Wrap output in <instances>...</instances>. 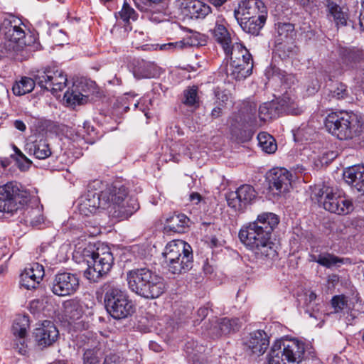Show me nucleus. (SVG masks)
<instances>
[{
    "label": "nucleus",
    "instance_id": "obj_1",
    "mask_svg": "<svg viewBox=\"0 0 364 364\" xmlns=\"http://www.w3.org/2000/svg\"><path fill=\"white\" fill-rule=\"evenodd\" d=\"M277 215L263 213L257 219L242 226L238 237L245 247L262 260L272 261L277 258L276 244L272 240V234L279 223Z\"/></svg>",
    "mask_w": 364,
    "mask_h": 364
},
{
    "label": "nucleus",
    "instance_id": "obj_2",
    "mask_svg": "<svg viewBox=\"0 0 364 364\" xmlns=\"http://www.w3.org/2000/svg\"><path fill=\"white\" fill-rule=\"evenodd\" d=\"M102 209L113 218L123 220L136 212L139 205L137 200L129 195L128 189L119 182L107 185L101 190Z\"/></svg>",
    "mask_w": 364,
    "mask_h": 364
},
{
    "label": "nucleus",
    "instance_id": "obj_3",
    "mask_svg": "<svg viewBox=\"0 0 364 364\" xmlns=\"http://www.w3.org/2000/svg\"><path fill=\"white\" fill-rule=\"evenodd\" d=\"M127 281L132 292L147 299L159 298L166 289L164 279L146 267L127 272Z\"/></svg>",
    "mask_w": 364,
    "mask_h": 364
},
{
    "label": "nucleus",
    "instance_id": "obj_4",
    "mask_svg": "<svg viewBox=\"0 0 364 364\" xmlns=\"http://www.w3.org/2000/svg\"><path fill=\"white\" fill-rule=\"evenodd\" d=\"M325 127L341 140L351 139L363 132V124L358 117L347 112H331L325 119Z\"/></svg>",
    "mask_w": 364,
    "mask_h": 364
},
{
    "label": "nucleus",
    "instance_id": "obj_5",
    "mask_svg": "<svg viewBox=\"0 0 364 364\" xmlns=\"http://www.w3.org/2000/svg\"><path fill=\"white\" fill-rule=\"evenodd\" d=\"M82 257L87 265L84 275L92 282H98L111 269L114 262L112 254L107 246L96 249L92 246L85 247L82 252Z\"/></svg>",
    "mask_w": 364,
    "mask_h": 364
},
{
    "label": "nucleus",
    "instance_id": "obj_6",
    "mask_svg": "<svg viewBox=\"0 0 364 364\" xmlns=\"http://www.w3.org/2000/svg\"><path fill=\"white\" fill-rule=\"evenodd\" d=\"M168 270L173 274H183L193 266V253L189 244L183 240L169 242L163 252Z\"/></svg>",
    "mask_w": 364,
    "mask_h": 364
},
{
    "label": "nucleus",
    "instance_id": "obj_7",
    "mask_svg": "<svg viewBox=\"0 0 364 364\" xmlns=\"http://www.w3.org/2000/svg\"><path fill=\"white\" fill-rule=\"evenodd\" d=\"M311 198L326 210L338 215H347L354 209L350 198L331 187L315 188Z\"/></svg>",
    "mask_w": 364,
    "mask_h": 364
},
{
    "label": "nucleus",
    "instance_id": "obj_8",
    "mask_svg": "<svg viewBox=\"0 0 364 364\" xmlns=\"http://www.w3.org/2000/svg\"><path fill=\"white\" fill-rule=\"evenodd\" d=\"M305 352L304 343L297 339L277 341L268 355L269 364H299Z\"/></svg>",
    "mask_w": 364,
    "mask_h": 364
},
{
    "label": "nucleus",
    "instance_id": "obj_9",
    "mask_svg": "<svg viewBox=\"0 0 364 364\" xmlns=\"http://www.w3.org/2000/svg\"><path fill=\"white\" fill-rule=\"evenodd\" d=\"M105 307L114 318H124L134 312L133 304L124 291L112 284H105Z\"/></svg>",
    "mask_w": 364,
    "mask_h": 364
},
{
    "label": "nucleus",
    "instance_id": "obj_10",
    "mask_svg": "<svg viewBox=\"0 0 364 364\" xmlns=\"http://www.w3.org/2000/svg\"><path fill=\"white\" fill-rule=\"evenodd\" d=\"M339 56L341 63L331 71L333 76L340 75L345 70H354L357 82L364 83V51L356 48H341Z\"/></svg>",
    "mask_w": 364,
    "mask_h": 364
},
{
    "label": "nucleus",
    "instance_id": "obj_11",
    "mask_svg": "<svg viewBox=\"0 0 364 364\" xmlns=\"http://www.w3.org/2000/svg\"><path fill=\"white\" fill-rule=\"evenodd\" d=\"M231 62L227 75L236 80L245 79L251 75L253 60L248 50L240 43L235 44L229 53Z\"/></svg>",
    "mask_w": 364,
    "mask_h": 364
},
{
    "label": "nucleus",
    "instance_id": "obj_12",
    "mask_svg": "<svg viewBox=\"0 0 364 364\" xmlns=\"http://www.w3.org/2000/svg\"><path fill=\"white\" fill-rule=\"evenodd\" d=\"M28 201V194L18 183L11 181L0 186V212L13 213Z\"/></svg>",
    "mask_w": 364,
    "mask_h": 364
},
{
    "label": "nucleus",
    "instance_id": "obj_13",
    "mask_svg": "<svg viewBox=\"0 0 364 364\" xmlns=\"http://www.w3.org/2000/svg\"><path fill=\"white\" fill-rule=\"evenodd\" d=\"M282 112L293 115H299L302 112L296 102L294 95L286 92L279 100L263 103L259 107V118L265 122L279 117Z\"/></svg>",
    "mask_w": 364,
    "mask_h": 364
},
{
    "label": "nucleus",
    "instance_id": "obj_14",
    "mask_svg": "<svg viewBox=\"0 0 364 364\" xmlns=\"http://www.w3.org/2000/svg\"><path fill=\"white\" fill-rule=\"evenodd\" d=\"M35 78L37 85L53 95L62 91L68 82L67 75L56 66H47L36 70Z\"/></svg>",
    "mask_w": 364,
    "mask_h": 364
},
{
    "label": "nucleus",
    "instance_id": "obj_15",
    "mask_svg": "<svg viewBox=\"0 0 364 364\" xmlns=\"http://www.w3.org/2000/svg\"><path fill=\"white\" fill-rule=\"evenodd\" d=\"M79 286L77 275L65 272L55 275L51 284V291L59 296H70L77 291Z\"/></svg>",
    "mask_w": 364,
    "mask_h": 364
},
{
    "label": "nucleus",
    "instance_id": "obj_16",
    "mask_svg": "<svg viewBox=\"0 0 364 364\" xmlns=\"http://www.w3.org/2000/svg\"><path fill=\"white\" fill-rule=\"evenodd\" d=\"M256 197V192L250 185L244 184L235 191L230 192L226 196L229 207L235 211L243 212L246 206L252 203Z\"/></svg>",
    "mask_w": 364,
    "mask_h": 364
},
{
    "label": "nucleus",
    "instance_id": "obj_17",
    "mask_svg": "<svg viewBox=\"0 0 364 364\" xmlns=\"http://www.w3.org/2000/svg\"><path fill=\"white\" fill-rule=\"evenodd\" d=\"M100 184L101 182L95 181L89 186L87 192L80 198L77 208L81 215L89 216L96 213L99 208H102L101 191H97V187H99Z\"/></svg>",
    "mask_w": 364,
    "mask_h": 364
},
{
    "label": "nucleus",
    "instance_id": "obj_18",
    "mask_svg": "<svg viewBox=\"0 0 364 364\" xmlns=\"http://www.w3.org/2000/svg\"><path fill=\"white\" fill-rule=\"evenodd\" d=\"M291 173L284 168H274L268 175L269 188L280 195L287 193L291 188Z\"/></svg>",
    "mask_w": 364,
    "mask_h": 364
},
{
    "label": "nucleus",
    "instance_id": "obj_19",
    "mask_svg": "<svg viewBox=\"0 0 364 364\" xmlns=\"http://www.w3.org/2000/svg\"><path fill=\"white\" fill-rule=\"evenodd\" d=\"M263 15L267 16V9L261 0L242 1L237 9L234 11V16L237 21L240 19L251 18Z\"/></svg>",
    "mask_w": 364,
    "mask_h": 364
},
{
    "label": "nucleus",
    "instance_id": "obj_20",
    "mask_svg": "<svg viewBox=\"0 0 364 364\" xmlns=\"http://www.w3.org/2000/svg\"><path fill=\"white\" fill-rule=\"evenodd\" d=\"M246 350L258 356L263 355L269 346V337L262 330L250 333L243 341Z\"/></svg>",
    "mask_w": 364,
    "mask_h": 364
},
{
    "label": "nucleus",
    "instance_id": "obj_21",
    "mask_svg": "<svg viewBox=\"0 0 364 364\" xmlns=\"http://www.w3.org/2000/svg\"><path fill=\"white\" fill-rule=\"evenodd\" d=\"M58 336V330L53 322L48 320L43 321L34 331L35 341L41 348L53 345Z\"/></svg>",
    "mask_w": 364,
    "mask_h": 364
},
{
    "label": "nucleus",
    "instance_id": "obj_22",
    "mask_svg": "<svg viewBox=\"0 0 364 364\" xmlns=\"http://www.w3.org/2000/svg\"><path fill=\"white\" fill-rule=\"evenodd\" d=\"M28 328V320L26 316L14 320L12 326L14 335L13 348L21 355L27 353L26 334Z\"/></svg>",
    "mask_w": 364,
    "mask_h": 364
},
{
    "label": "nucleus",
    "instance_id": "obj_23",
    "mask_svg": "<svg viewBox=\"0 0 364 364\" xmlns=\"http://www.w3.org/2000/svg\"><path fill=\"white\" fill-rule=\"evenodd\" d=\"M226 26L225 19L221 16H218L216 18L214 27L210 29V32L213 39L222 46L226 55L229 56L234 45L232 43L231 36Z\"/></svg>",
    "mask_w": 364,
    "mask_h": 364
},
{
    "label": "nucleus",
    "instance_id": "obj_24",
    "mask_svg": "<svg viewBox=\"0 0 364 364\" xmlns=\"http://www.w3.org/2000/svg\"><path fill=\"white\" fill-rule=\"evenodd\" d=\"M136 7L144 13L146 17L155 23L163 20L164 5L162 0H132Z\"/></svg>",
    "mask_w": 364,
    "mask_h": 364
},
{
    "label": "nucleus",
    "instance_id": "obj_25",
    "mask_svg": "<svg viewBox=\"0 0 364 364\" xmlns=\"http://www.w3.org/2000/svg\"><path fill=\"white\" fill-rule=\"evenodd\" d=\"M338 0H323L328 18L336 26H346L348 19V9L341 6Z\"/></svg>",
    "mask_w": 364,
    "mask_h": 364
},
{
    "label": "nucleus",
    "instance_id": "obj_26",
    "mask_svg": "<svg viewBox=\"0 0 364 364\" xmlns=\"http://www.w3.org/2000/svg\"><path fill=\"white\" fill-rule=\"evenodd\" d=\"M240 326L241 323L237 318H222L213 321V323L208 330V334L213 338H215L222 335H226L231 332H235L237 331Z\"/></svg>",
    "mask_w": 364,
    "mask_h": 364
},
{
    "label": "nucleus",
    "instance_id": "obj_27",
    "mask_svg": "<svg viewBox=\"0 0 364 364\" xmlns=\"http://www.w3.org/2000/svg\"><path fill=\"white\" fill-rule=\"evenodd\" d=\"M83 307L75 299H69L63 303L62 318L69 325H78L83 316Z\"/></svg>",
    "mask_w": 364,
    "mask_h": 364
},
{
    "label": "nucleus",
    "instance_id": "obj_28",
    "mask_svg": "<svg viewBox=\"0 0 364 364\" xmlns=\"http://www.w3.org/2000/svg\"><path fill=\"white\" fill-rule=\"evenodd\" d=\"M345 181L364 196V165H355L344 171Z\"/></svg>",
    "mask_w": 364,
    "mask_h": 364
},
{
    "label": "nucleus",
    "instance_id": "obj_29",
    "mask_svg": "<svg viewBox=\"0 0 364 364\" xmlns=\"http://www.w3.org/2000/svg\"><path fill=\"white\" fill-rule=\"evenodd\" d=\"M183 13L192 19H203L211 14V7L198 0L185 1Z\"/></svg>",
    "mask_w": 364,
    "mask_h": 364
},
{
    "label": "nucleus",
    "instance_id": "obj_30",
    "mask_svg": "<svg viewBox=\"0 0 364 364\" xmlns=\"http://www.w3.org/2000/svg\"><path fill=\"white\" fill-rule=\"evenodd\" d=\"M133 73L134 77L139 79L151 78L159 75V69L154 63L141 60L137 61Z\"/></svg>",
    "mask_w": 364,
    "mask_h": 364
},
{
    "label": "nucleus",
    "instance_id": "obj_31",
    "mask_svg": "<svg viewBox=\"0 0 364 364\" xmlns=\"http://www.w3.org/2000/svg\"><path fill=\"white\" fill-rule=\"evenodd\" d=\"M189 219L184 214L178 213L168 217L166 220L165 229L173 232H185L188 227Z\"/></svg>",
    "mask_w": 364,
    "mask_h": 364
},
{
    "label": "nucleus",
    "instance_id": "obj_32",
    "mask_svg": "<svg viewBox=\"0 0 364 364\" xmlns=\"http://www.w3.org/2000/svg\"><path fill=\"white\" fill-rule=\"evenodd\" d=\"M26 148L30 154H33L38 159H45L51 155L47 140L43 138L28 142Z\"/></svg>",
    "mask_w": 364,
    "mask_h": 364
},
{
    "label": "nucleus",
    "instance_id": "obj_33",
    "mask_svg": "<svg viewBox=\"0 0 364 364\" xmlns=\"http://www.w3.org/2000/svg\"><path fill=\"white\" fill-rule=\"evenodd\" d=\"M266 20L267 16L262 15L254 18H245L244 20L240 19L237 22L245 32L257 36L262 28L264 26Z\"/></svg>",
    "mask_w": 364,
    "mask_h": 364
},
{
    "label": "nucleus",
    "instance_id": "obj_34",
    "mask_svg": "<svg viewBox=\"0 0 364 364\" xmlns=\"http://www.w3.org/2000/svg\"><path fill=\"white\" fill-rule=\"evenodd\" d=\"M32 77H23L19 82L13 86V92L16 95H23L31 92L36 84L35 71L32 72Z\"/></svg>",
    "mask_w": 364,
    "mask_h": 364
},
{
    "label": "nucleus",
    "instance_id": "obj_35",
    "mask_svg": "<svg viewBox=\"0 0 364 364\" xmlns=\"http://www.w3.org/2000/svg\"><path fill=\"white\" fill-rule=\"evenodd\" d=\"M275 50L281 58H286L294 55L298 51V48L292 40L281 41L280 38L275 41Z\"/></svg>",
    "mask_w": 364,
    "mask_h": 364
},
{
    "label": "nucleus",
    "instance_id": "obj_36",
    "mask_svg": "<svg viewBox=\"0 0 364 364\" xmlns=\"http://www.w3.org/2000/svg\"><path fill=\"white\" fill-rule=\"evenodd\" d=\"M258 145L263 151L267 154H273L277 149L275 139L267 132H260L257 136Z\"/></svg>",
    "mask_w": 364,
    "mask_h": 364
},
{
    "label": "nucleus",
    "instance_id": "obj_37",
    "mask_svg": "<svg viewBox=\"0 0 364 364\" xmlns=\"http://www.w3.org/2000/svg\"><path fill=\"white\" fill-rule=\"evenodd\" d=\"M215 107L211 111V117L213 119H217L222 115L223 108L225 107V104L228 100V96L223 91L215 90Z\"/></svg>",
    "mask_w": 364,
    "mask_h": 364
},
{
    "label": "nucleus",
    "instance_id": "obj_38",
    "mask_svg": "<svg viewBox=\"0 0 364 364\" xmlns=\"http://www.w3.org/2000/svg\"><path fill=\"white\" fill-rule=\"evenodd\" d=\"M329 101L336 100H346L349 97V91L347 86L343 83H336L331 90H328L327 95Z\"/></svg>",
    "mask_w": 364,
    "mask_h": 364
},
{
    "label": "nucleus",
    "instance_id": "obj_39",
    "mask_svg": "<svg viewBox=\"0 0 364 364\" xmlns=\"http://www.w3.org/2000/svg\"><path fill=\"white\" fill-rule=\"evenodd\" d=\"M183 103L188 107L196 108L199 107V97L198 96V87L193 86L183 92Z\"/></svg>",
    "mask_w": 364,
    "mask_h": 364
},
{
    "label": "nucleus",
    "instance_id": "obj_40",
    "mask_svg": "<svg viewBox=\"0 0 364 364\" xmlns=\"http://www.w3.org/2000/svg\"><path fill=\"white\" fill-rule=\"evenodd\" d=\"M306 313L309 316L317 318L319 311L318 304L316 303V294L313 291H309L305 295Z\"/></svg>",
    "mask_w": 364,
    "mask_h": 364
},
{
    "label": "nucleus",
    "instance_id": "obj_41",
    "mask_svg": "<svg viewBox=\"0 0 364 364\" xmlns=\"http://www.w3.org/2000/svg\"><path fill=\"white\" fill-rule=\"evenodd\" d=\"M24 31L17 23H15L12 28H9V30L6 31L5 38L19 45L24 43Z\"/></svg>",
    "mask_w": 364,
    "mask_h": 364
},
{
    "label": "nucleus",
    "instance_id": "obj_42",
    "mask_svg": "<svg viewBox=\"0 0 364 364\" xmlns=\"http://www.w3.org/2000/svg\"><path fill=\"white\" fill-rule=\"evenodd\" d=\"M294 27L289 23H279L277 26L278 36L276 39H280L281 41H291L293 39V33Z\"/></svg>",
    "mask_w": 364,
    "mask_h": 364
},
{
    "label": "nucleus",
    "instance_id": "obj_43",
    "mask_svg": "<svg viewBox=\"0 0 364 364\" xmlns=\"http://www.w3.org/2000/svg\"><path fill=\"white\" fill-rule=\"evenodd\" d=\"M343 263V258H340L330 253H321L318 259V264L326 268L336 266L338 264Z\"/></svg>",
    "mask_w": 364,
    "mask_h": 364
},
{
    "label": "nucleus",
    "instance_id": "obj_44",
    "mask_svg": "<svg viewBox=\"0 0 364 364\" xmlns=\"http://www.w3.org/2000/svg\"><path fill=\"white\" fill-rule=\"evenodd\" d=\"M33 272L26 267L23 272L21 274V284L26 289H35L40 283L39 280H37L33 276Z\"/></svg>",
    "mask_w": 364,
    "mask_h": 364
},
{
    "label": "nucleus",
    "instance_id": "obj_45",
    "mask_svg": "<svg viewBox=\"0 0 364 364\" xmlns=\"http://www.w3.org/2000/svg\"><path fill=\"white\" fill-rule=\"evenodd\" d=\"M64 99L67 103L75 105H81L87 101V97L78 91L72 90H68L64 95Z\"/></svg>",
    "mask_w": 364,
    "mask_h": 364
},
{
    "label": "nucleus",
    "instance_id": "obj_46",
    "mask_svg": "<svg viewBox=\"0 0 364 364\" xmlns=\"http://www.w3.org/2000/svg\"><path fill=\"white\" fill-rule=\"evenodd\" d=\"M119 17L125 23L130 20L135 21L137 18V14L130 4L125 1L121 11L119 12Z\"/></svg>",
    "mask_w": 364,
    "mask_h": 364
},
{
    "label": "nucleus",
    "instance_id": "obj_47",
    "mask_svg": "<svg viewBox=\"0 0 364 364\" xmlns=\"http://www.w3.org/2000/svg\"><path fill=\"white\" fill-rule=\"evenodd\" d=\"M101 352L97 349H87L83 355L84 364H100Z\"/></svg>",
    "mask_w": 364,
    "mask_h": 364
},
{
    "label": "nucleus",
    "instance_id": "obj_48",
    "mask_svg": "<svg viewBox=\"0 0 364 364\" xmlns=\"http://www.w3.org/2000/svg\"><path fill=\"white\" fill-rule=\"evenodd\" d=\"M26 221L33 227H36L43 223V217L38 209H32L28 212Z\"/></svg>",
    "mask_w": 364,
    "mask_h": 364
},
{
    "label": "nucleus",
    "instance_id": "obj_49",
    "mask_svg": "<svg viewBox=\"0 0 364 364\" xmlns=\"http://www.w3.org/2000/svg\"><path fill=\"white\" fill-rule=\"evenodd\" d=\"M306 87L309 95H313L319 90L320 83L316 74L314 73L309 76Z\"/></svg>",
    "mask_w": 364,
    "mask_h": 364
},
{
    "label": "nucleus",
    "instance_id": "obj_50",
    "mask_svg": "<svg viewBox=\"0 0 364 364\" xmlns=\"http://www.w3.org/2000/svg\"><path fill=\"white\" fill-rule=\"evenodd\" d=\"M28 268L33 272V276H34L36 279L39 280L40 282L42 280L45 274L44 268L42 264L33 263L30 264Z\"/></svg>",
    "mask_w": 364,
    "mask_h": 364
},
{
    "label": "nucleus",
    "instance_id": "obj_51",
    "mask_svg": "<svg viewBox=\"0 0 364 364\" xmlns=\"http://www.w3.org/2000/svg\"><path fill=\"white\" fill-rule=\"evenodd\" d=\"M315 134L314 130L308 127L299 128L297 132L298 136L301 137V140L309 141L314 139Z\"/></svg>",
    "mask_w": 364,
    "mask_h": 364
},
{
    "label": "nucleus",
    "instance_id": "obj_52",
    "mask_svg": "<svg viewBox=\"0 0 364 364\" xmlns=\"http://www.w3.org/2000/svg\"><path fill=\"white\" fill-rule=\"evenodd\" d=\"M333 307L336 312L343 310L347 305V301L343 296H335L331 301Z\"/></svg>",
    "mask_w": 364,
    "mask_h": 364
},
{
    "label": "nucleus",
    "instance_id": "obj_53",
    "mask_svg": "<svg viewBox=\"0 0 364 364\" xmlns=\"http://www.w3.org/2000/svg\"><path fill=\"white\" fill-rule=\"evenodd\" d=\"M132 37L134 38L132 45L136 48H139L144 46L142 43L146 41L147 36L142 31H134Z\"/></svg>",
    "mask_w": 364,
    "mask_h": 364
},
{
    "label": "nucleus",
    "instance_id": "obj_54",
    "mask_svg": "<svg viewBox=\"0 0 364 364\" xmlns=\"http://www.w3.org/2000/svg\"><path fill=\"white\" fill-rule=\"evenodd\" d=\"M18 20L15 19L14 17L11 18H5L0 26V33L6 36V31L9 30V28H12L15 23L18 24Z\"/></svg>",
    "mask_w": 364,
    "mask_h": 364
},
{
    "label": "nucleus",
    "instance_id": "obj_55",
    "mask_svg": "<svg viewBox=\"0 0 364 364\" xmlns=\"http://www.w3.org/2000/svg\"><path fill=\"white\" fill-rule=\"evenodd\" d=\"M124 358L118 354L111 353L106 356L103 364H123Z\"/></svg>",
    "mask_w": 364,
    "mask_h": 364
},
{
    "label": "nucleus",
    "instance_id": "obj_56",
    "mask_svg": "<svg viewBox=\"0 0 364 364\" xmlns=\"http://www.w3.org/2000/svg\"><path fill=\"white\" fill-rule=\"evenodd\" d=\"M192 45H193L192 42H190L189 41H186L185 40H183V41H178V42L168 43V45H165L164 46H168V49H173V48L182 49L183 48H184L187 46H192Z\"/></svg>",
    "mask_w": 364,
    "mask_h": 364
},
{
    "label": "nucleus",
    "instance_id": "obj_57",
    "mask_svg": "<svg viewBox=\"0 0 364 364\" xmlns=\"http://www.w3.org/2000/svg\"><path fill=\"white\" fill-rule=\"evenodd\" d=\"M189 199L194 204H198L201 200V196L198 193L193 192L190 194Z\"/></svg>",
    "mask_w": 364,
    "mask_h": 364
},
{
    "label": "nucleus",
    "instance_id": "obj_58",
    "mask_svg": "<svg viewBox=\"0 0 364 364\" xmlns=\"http://www.w3.org/2000/svg\"><path fill=\"white\" fill-rule=\"evenodd\" d=\"M14 126L16 129L21 132H24L26 129V126L24 122L21 120H15Z\"/></svg>",
    "mask_w": 364,
    "mask_h": 364
},
{
    "label": "nucleus",
    "instance_id": "obj_59",
    "mask_svg": "<svg viewBox=\"0 0 364 364\" xmlns=\"http://www.w3.org/2000/svg\"><path fill=\"white\" fill-rule=\"evenodd\" d=\"M15 153L23 160L26 161L27 163L31 164V161L16 147L14 146Z\"/></svg>",
    "mask_w": 364,
    "mask_h": 364
},
{
    "label": "nucleus",
    "instance_id": "obj_60",
    "mask_svg": "<svg viewBox=\"0 0 364 364\" xmlns=\"http://www.w3.org/2000/svg\"><path fill=\"white\" fill-rule=\"evenodd\" d=\"M228 0H208V1L216 7L221 6L223 5Z\"/></svg>",
    "mask_w": 364,
    "mask_h": 364
},
{
    "label": "nucleus",
    "instance_id": "obj_61",
    "mask_svg": "<svg viewBox=\"0 0 364 364\" xmlns=\"http://www.w3.org/2000/svg\"><path fill=\"white\" fill-rule=\"evenodd\" d=\"M359 23L361 29L364 31V11H360V13Z\"/></svg>",
    "mask_w": 364,
    "mask_h": 364
},
{
    "label": "nucleus",
    "instance_id": "obj_62",
    "mask_svg": "<svg viewBox=\"0 0 364 364\" xmlns=\"http://www.w3.org/2000/svg\"><path fill=\"white\" fill-rule=\"evenodd\" d=\"M208 310L206 308H200L198 311V314L200 316L205 318L208 315Z\"/></svg>",
    "mask_w": 364,
    "mask_h": 364
},
{
    "label": "nucleus",
    "instance_id": "obj_63",
    "mask_svg": "<svg viewBox=\"0 0 364 364\" xmlns=\"http://www.w3.org/2000/svg\"><path fill=\"white\" fill-rule=\"evenodd\" d=\"M310 261L311 262H317L318 264V259L320 258V254L316 255H310Z\"/></svg>",
    "mask_w": 364,
    "mask_h": 364
},
{
    "label": "nucleus",
    "instance_id": "obj_64",
    "mask_svg": "<svg viewBox=\"0 0 364 364\" xmlns=\"http://www.w3.org/2000/svg\"><path fill=\"white\" fill-rule=\"evenodd\" d=\"M298 1L300 3V4L305 6L310 1V0H298Z\"/></svg>",
    "mask_w": 364,
    "mask_h": 364
}]
</instances>
